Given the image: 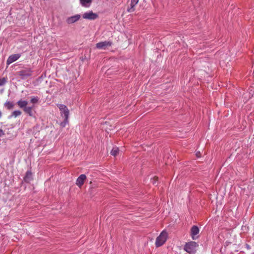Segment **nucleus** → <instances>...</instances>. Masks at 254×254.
<instances>
[{
	"label": "nucleus",
	"instance_id": "nucleus-3",
	"mask_svg": "<svg viewBox=\"0 0 254 254\" xmlns=\"http://www.w3.org/2000/svg\"><path fill=\"white\" fill-rule=\"evenodd\" d=\"M82 17L85 19L93 20L97 19L98 17V15L92 11H89L85 12L82 15Z\"/></svg>",
	"mask_w": 254,
	"mask_h": 254
},
{
	"label": "nucleus",
	"instance_id": "nucleus-7",
	"mask_svg": "<svg viewBox=\"0 0 254 254\" xmlns=\"http://www.w3.org/2000/svg\"><path fill=\"white\" fill-rule=\"evenodd\" d=\"M20 57L21 55L20 54H16L9 56L6 61V64L9 65L13 62L17 61Z\"/></svg>",
	"mask_w": 254,
	"mask_h": 254
},
{
	"label": "nucleus",
	"instance_id": "nucleus-17",
	"mask_svg": "<svg viewBox=\"0 0 254 254\" xmlns=\"http://www.w3.org/2000/svg\"><path fill=\"white\" fill-rule=\"evenodd\" d=\"M119 152V148L117 147H114L112 149V150L111 151V154L112 155H113L114 156H116L118 154Z\"/></svg>",
	"mask_w": 254,
	"mask_h": 254
},
{
	"label": "nucleus",
	"instance_id": "nucleus-19",
	"mask_svg": "<svg viewBox=\"0 0 254 254\" xmlns=\"http://www.w3.org/2000/svg\"><path fill=\"white\" fill-rule=\"evenodd\" d=\"M39 101V98L38 97L32 96L31 97L30 102L33 104L37 103Z\"/></svg>",
	"mask_w": 254,
	"mask_h": 254
},
{
	"label": "nucleus",
	"instance_id": "nucleus-2",
	"mask_svg": "<svg viewBox=\"0 0 254 254\" xmlns=\"http://www.w3.org/2000/svg\"><path fill=\"white\" fill-rule=\"evenodd\" d=\"M168 237V234L165 230L163 231L159 236L157 237L155 241V246L159 247L162 246L166 241Z\"/></svg>",
	"mask_w": 254,
	"mask_h": 254
},
{
	"label": "nucleus",
	"instance_id": "nucleus-20",
	"mask_svg": "<svg viewBox=\"0 0 254 254\" xmlns=\"http://www.w3.org/2000/svg\"><path fill=\"white\" fill-rule=\"evenodd\" d=\"M7 82V78L3 77L0 79V86L4 85Z\"/></svg>",
	"mask_w": 254,
	"mask_h": 254
},
{
	"label": "nucleus",
	"instance_id": "nucleus-4",
	"mask_svg": "<svg viewBox=\"0 0 254 254\" xmlns=\"http://www.w3.org/2000/svg\"><path fill=\"white\" fill-rule=\"evenodd\" d=\"M112 45V42L105 41L97 43L96 45V47L98 49L106 50L108 47H111Z\"/></svg>",
	"mask_w": 254,
	"mask_h": 254
},
{
	"label": "nucleus",
	"instance_id": "nucleus-12",
	"mask_svg": "<svg viewBox=\"0 0 254 254\" xmlns=\"http://www.w3.org/2000/svg\"><path fill=\"white\" fill-rule=\"evenodd\" d=\"M17 104L20 108L23 110L26 106H27L28 102L27 101L20 100L17 102Z\"/></svg>",
	"mask_w": 254,
	"mask_h": 254
},
{
	"label": "nucleus",
	"instance_id": "nucleus-11",
	"mask_svg": "<svg viewBox=\"0 0 254 254\" xmlns=\"http://www.w3.org/2000/svg\"><path fill=\"white\" fill-rule=\"evenodd\" d=\"M139 0H131L130 7H128L127 11L128 12H132L135 10V6L138 3Z\"/></svg>",
	"mask_w": 254,
	"mask_h": 254
},
{
	"label": "nucleus",
	"instance_id": "nucleus-18",
	"mask_svg": "<svg viewBox=\"0 0 254 254\" xmlns=\"http://www.w3.org/2000/svg\"><path fill=\"white\" fill-rule=\"evenodd\" d=\"M21 113H22L20 111H19V110L14 111L12 113V114H11V116L9 117V118H11L12 117L16 118L17 116L21 115Z\"/></svg>",
	"mask_w": 254,
	"mask_h": 254
},
{
	"label": "nucleus",
	"instance_id": "nucleus-22",
	"mask_svg": "<svg viewBox=\"0 0 254 254\" xmlns=\"http://www.w3.org/2000/svg\"><path fill=\"white\" fill-rule=\"evenodd\" d=\"M4 134V132L3 130L0 128V136H1Z\"/></svg>",
	"mask_w": 254,
	"mask_h": 254
},
{
	"label": "nucleus",
	"instance_id": "nucleus-16",
	"mask_svg": "<svg viewBox=\"0 0 254 254\" xmlns=\"http://www.w3.org/2000/svg\"><path fill=\"white\" fill-rule=\"evenodd\" d=\"M4 106L8 109L10 110L12 109L14 107V104L12 102L10 101H6L4 104Z\"/></svg>",
	"mask_w": 254,
	"mask_h": 254
},
{
	"label": "nucleus",
	"instance_id": "nucleus-8",
	"mask_svg": "<svg viewBox=\"0 0 254 254\" xmlns=\"http://www.w3.org/2000/svg\"><path fill=\"white\" fill-rule=\"evenodd\" d=\"M86 179V176L84 174L80 175L77 179L76 181V185L81 188L84 184L85 181Z\"/></svg>",
	"mask_w": 254,
	"mask_h": 254
},
{
	"label": "nucleus",
	"instance_id": "nucleus-21",
	"mask_svg": "<svg viewBox=\"0 0 254 254\" xmlns=\"http://www.w3.org/2000/svg\"><path fill=\"white\" fill-rule=\"evenodd\" d=\"M67 123V120H65V118H64V120L63 122L61 123V126L63 127H64L66 124Z\"/></svg>",
	"mask_w": 254,
	"mask_h": 254
},
{
	"label": "nucleus",
	"instance_id": "nucleus-24",
	"mask_svg": "<svg viewBox=\"0 0 254 254\" xmlns=\"http://www.w3.org/2000/svg\"><path fill=\"white\" fill-rule=\"evenodd\" d=\"M197 157H199L201 156L200 152H198L196 153Z\"/></svg>",
	"mask_w": 254,
	"mask_h": 254
},
{
	"label": "nucleus",
	"instance_id": "nucleus-13",
	"mask_svg": "<svg viewBox=\"0 0 254 254\" xmlns=\"http://www.w3.org/2000/svg\"><path fill=\"white\" fill-rule=\"evenodd\" d=\"M32 180V173L28 171L26 172V175L24 178V180L26 183H29Z\"/></svg>",
	"mask_w": 254,
	"mask_h": 254
},
{
	"label": "nucleus",
	"instance_id": "nucleus-9",
	"mask_svg": "<svg viewBox=\"0 0 254 254\" xmlns=\"http://www.w3.org/2000/svg\"><path fill=\"white\" fill-rule=\"evenodd\" d=\"M81 15L80 14H76L75 15L68 17L66 20V22L68 24H72L78 21Z\"/></svg>",
	"mask_w": 254,
	"mask_h": 254
},
{
	"label": "nucleus",
	"instance_id": "nucleus-1",
	"mask_svg": "<svg viewBox=\"0 0 254 254\" xmlns=\"http://www.w3.org/2000/svg\"><path fill=\"white\" fill-rule=\"evenodd\" d=\"M198 246V245L196 242L191 241L185 245L184 250L190 254H194Z\"/></svg>",
	"mask_w": 254,
	"mask_h": 254
},
{
	"label": "nucleus",
	"instance_id": "nucleus-15",
	"mask_svg": "<svg viewBox=\"0 0 254 254\" xmlns=\"http://www.w3.org/2000/svg\"><path fill=\"white\" fill-rule=\"evenodd\" d=\"M80 2L83 6L89 7L92 2V0H80Z\"/></svg>",
	"mask_w": 254,
	"mask_h": 254
},
{
	"label": "nucleus",
	"instance_id": "nucleus-25",
	"mask_svg": "<svg viewBox=\"0 0 254 254\" xmlns=\"http://www.w3.org/2000/svg\"><path fill=\"white\" fill-rule=\"evenodd\" d=\"M2 116V113L0 111V118Z\"/></svg>",
	"mask_w": 254,
	"mask_h": 254
},
{
	"label": "nucleus",
	"instance_id": "nucleus-6",
	"mask_svg": "<svg viewBox=\"0 0 254 254\" xmlns=\"http://www.w3.org/2000/svg\"><path fill=\"white\" fill-rule=\"evenodd\" d=\"M32 71L30 69H25L22 70L18 72V75L21 77L22 79H25L26 78L31 76Z\"/></svg>",
	"mask_w": 254,
	"mask_h": 254
},
{
	"label": "nucleus",
	"instance_id": "nucleus-14",
	"mask_svg": "<svg viewBox=\"0 0 254 254\" xmlns=\"http://www.w3.org/2000/svg\"><path fill=\"white\" fill-rule=\"evenodd\" d=\"M33 107H28L27 106L23 109V111L27 114L29 116L32 117L33 116L32 113Z\"/></svg>",
	"mask_w": 254,
	"mask_h": 254
},
{
	"label": "nucleus",
	"instance_id": "nucleus-23",
	"mask_svg": "<svg viewBox=\"0 0 254 254\" xmlns=\"http://www.w3.org/2000/svg\"><path fill=\"white\" fill-rule=\"evenodd\" d=\"M158 178H154L152 181V183L154 185L155 184L156 181L157 180Z\"/></svg>",
	"mask_w": 254,
	"mask_h": 254
},
{
	"label": "nucleus",
	"instance_id": "nucleus-5",
	"mask_svg": "<svg viewBox=\"0 0 254 254\" xmlns=\"http://www.w3.org/2000/svg\"><path fill=\"white\" fill-rule=\"evenodd\" d=\"M58 107L61 111V114L62 115H64V118H65V120H68L69 110L67 107L63 104H59L58 105Z\"/></svg>",
	"mask_w": 254,
	"mask_h": 254
},
{
	"label": "nucleus",
	"instance_id": "nucleus-10",
	"mask_svg": "<svg viewBox=\"0 0 254 254\" xmlns=\"http://www.w3.org/2000/svg\"><path fill=\"white\" fill-rule=\"evenodd\" d=\"M199 230L196 226H193L191 228V236L193 240H195L197 238L196 236L199 233Z\"/></svg>",
	"mask_w": 254,
	"mask_h": 254
}]
</instances>
